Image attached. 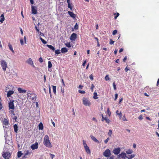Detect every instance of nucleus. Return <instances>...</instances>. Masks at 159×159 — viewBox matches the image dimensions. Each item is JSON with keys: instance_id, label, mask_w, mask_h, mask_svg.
<instances>
[{"instance_id": "51", "label": "nucleus", "mask_w": 159, "mask_h": 159, "mask_svg": "<svg viewBox=\"0 0 159 159\" xmlns=\"http://www.w3.org/2000/svg\"><path fill=\"white\" fill-rule=\"evenodd\" d=\"M114 43V41H113L111 39H110V44H113Z\"/></svg>"}, {"instance_id": "38", "label": "nucleus", "mask_w": 159, "mask_h": 159, "mask_svg": "<svg viewBox=\"0 0 159 159\" xmlns=\"http://www.w3.org/2000/svg\"><path fill=\"white\" fill-rule=\"evenodd\" d=\"M11 117L13 120H15V121H16V120L17 119V117L15 115L14 116H12Z\"/></svg>"}, {"instance_id": "42", "label": "nucleus", "mask_w": 159, "mask_h": 159, "mask_svg": "<svg viewBox=\"0 0 159 159\" xmlns=\"http://www.w3.org/2000/svg\"><path fill=\"white\" fill-rule=\"evenodd\" d=\"M134 157V154L129 155V157L128 158L129 159H131L132 158H133Z\"/></svg>"}, {"instance_id": "1", "label": "nucleus", "mask_w": 159, "mask_h": 159, "mask_svg": "<svg viewBox=\"0 0 159 159\" xmlns=\"http://www.w3.org/2000/svg\"><path fill=\"white\" fill-rule=\"evenodd\" d=\"M43 144L47 147L50 148L52 147L48 136L47 135H45L44 137Z\"/></svg>"}, {"instance_id": "25", "label": "nucleus", "mask_w": 159, "mask_h": 159, "mask_svg": "<svg viewBox=\"0 0 159 159\" xmlns=\"http://www.w3.org/2000/svg\"><path fill=\"white\" fill-rule=\"evenodd\" d=\"M93 98L94 99H97L98 98L97 93L96 92H94L93 93Z\"/></svg>"}, {"instance_id": "62", "label": "nucleus", "mask_w": 159, "mask_h": 159, "mask_svg": "<svg viewBox=\"0 0 159 159\" xmlns=\"http://www.w3.org/2000/svg\"><path fill=\"white\" fill-rule=\"evenodd\" d=\"M127 58V56H125L124 57V59H123V61H124V62H125V61H126V60Z\"/></svg>"}, {"instance_id": "59", "label": "nucleus", "mask_w": 159, "mask_h": 159, "mask_svg": "<svg viewBox=\"0 0 159 159\" xmlns=\"http://www.w3.org/2000/svg\"><path fill=\"white\" fill-rule=\"evenodd\" d=\"M50 155L52 159L55 156V155H54L52 154H50Z\"/></svg>"}, {"instance_id": "8", "label": "nucleus", "mask_w": 159, "mask_h": 159, "mask_svg": "<svg viewBox=\"0 0 159 159\" xmlns=\"http://www.w3.org/2000/svg\"><path fill=\"white\" fill-rule=\"evenodd\" d=\"M111 151L110 150L108 149H107L105 151L103 154V155L106 157H110L111 155Z\"/></svg>"}, {"instance_id": "33", "label": "nucleus", "mask_w": 159, "mask_h": 159, "mask_svg": "<svg viewBox=\"0 0 159 159\" xmlns=\"http://www.w3.org/2000/svg\"><path fill=\"white\" fill-rule=\"evenodd\" d=\"M119 111L118 110H117V111L116 112V113L117 114V115H118L119 116L120 118L122 116V113L121 112H120V113L118 112Z\"/></svg>"}, {"instance_id": "22", "label": "nucleus", "mask_w": 159, "mask_h": 159, "mask_svg": "<svg viewBox=\"0 0 159 159\" xmlns=\"http://www.w3.org/2000/svg\"><path fill=\"white\" fill-rule=\"evenodd\" d=\"M43 126L42 123L41 122L39 125V130H42L43 129Z\"/></svg>"}, {"instance_id": "28", "label": "nucleus", "mask_w": 159, "mask_h": 159, "mask_svg": "<svg viewBox=\"0 0 159 159\" xmlns=\"http://www.w3.org/2000/svg\"><path fill=\"white\" fill-rule=\"evenodd\" d=\"M23 153L21 151H19L17 153L18 157L19 158L21 156Z\"/></svg>"}, {"instance_id": "2", "label": "nucleus", "mask_w": 159, "mask_h": 159, "mask_svg": "<svg viewBox=\"0 0 159 159\" xmlns=\"http://www.w3.org/2000/svg\"><path fill=\"white\" fill-rule=\"evenodd\" d=\"M12 143V141L11 140L7 139L5 140V144L4 148L5 151H7L9 150V148H6V147H7L8 146L10 147H12L11 145Z\"/></svg>"}, {"instance_id": "11", "label": "nucleus", "mask_w": 159, "mask_h": 159, "mask_svg": "<svg viewBox=\"0 0 159 159\" xmlns=\"http://www.w3.org/2000/svg\"><path fill=\"white\" fill-rule=\"evenodd\" d=\"M120 151V148H115L113 150V152L116 155L119 154Z\"/></svg>"}, {"instance_id": "16", "label": "nucleus", "mask_w": 159, "mask_h": 159, "mask_svg": "<svg viewBox=\"0 0 159 159\" xmlns=\"http://www.w3.org/2000/svg\"><path fill=\"white\" fill-rule=\"evenodd\" d=\"M68 13L71 17L74 19L75 18V15L74 14L73 12L68 11Z\"/></svg>"}, {"instance_id": "54", "label": "nucleus", "mask_w": 159, "mask_h": 159, "mask_svg": "<svg viewBox=\"0 0 159 159\" xmlns=\"http://www.w3.org/2000/svg\"><path fill=\"white\" fill-rule=\"evenodd\" d=\"M115 98L114 99L115 100H116L118 98V95L117 93H116L115 95Z\"/></svg>"}, {"instance_id": "56", "label": "nucleus", "mask_w": 159, "mask_h": 159, "mask_svg": "<svg viewBox=\"0 0 159 159\" xmlns=\"http://www.w3.org/2000/svg\"><path fill=\"white\" fill-rule=\"evenodd\" d=\"M122 119L124 121H127V120L126 119V118L125 116H124L123 117Z\"/></svg>"}, {"instance_id": "40", "label": "nucleus", "mask_w": 159, "mask_h": 159, "mask_svg": "<svg viewBox=\"0 0 159 159\" xmlns=\"http://www.w3.org/2000/svg\"><path fill=\"white\" fill-rule=\"evenodd\" d=\"M55 53L56 54H59L61 53L59 50H56L55 51Z\"/></svg>"}, {"instance_id": "23", "label": "nucleus", "mask_w": 159, "mask_h": 159, "mask_svg": "<svg viewBox=\"0 0 159 159\" xmlns=\"http://www.w3.org/2000/svg\"><path fill=\"white\" fill-rule=\"evenodd\" d=\"M8 46L12 52L13 53H14V51L13 50V48L11 45L10 43H9L8 44Z\"/></svg>"}, {"instance_id": "18", "label": "nucleus", "mask_w": 159, "mask_h": 159, "mask_svg": "<svg viewBox=\"0 0 159 159\" xmlns=\"http://www.w3.org/2000/svg\"><path fill=\"white\" fill-rule=\"evenodd\" d=\"M86 152L87 153L89 154L90 153V151L89 148L87 146L86 147H84Z\"/></svg>"}, {"instance_id": "63", "label": "nucleus", "mask_w": 159, "mask_h": 159, "mask_svg": "<svg viewBox=\"0 0 159 159\" xmlns=\"http://www.w3.org/2000/svg\"><path fill=\"white\" fill-rule=\"evenodd\" d=\"M35 30H36L37 31V32H39V29L38 28L37 26H35Z\"/></svg>"}, {"instance_id": "29", "label": "nucleus", "mask_w": 159, "mask_h": 159, "mask_svg": "<svg viewBox=\"0 0 159 159\" xmlns=\"http://www.w3.org/2000/svg\"><path fill=\"white\" fill-rule=\"evenodd\" d=\"M133 152V151L131 149H129L127 151H126V152L127 154H131Z\"/></svg>"}, {"instance_id": "35", "label": "nucleus", "mask_w": 159, "mask_h": 159, "mask_svg": "<svg viewBox=\"0 0 159 159\" xmlns=\"http://www.w3.org/2000/svg\"><path fill=\"white\" fill-rule=\"evenodd\" d=\"M66 46L68 48H70L71 47V45L70 44V43H67L65 44Z\"/></svg>"}, {"instance_id": "43", "label": "nucleus", "mask_w": 159, "mask_h": 159, "mask_svg": "<svg viewBox=\"0 0 159 159\" xmlns=\"http://www.w3.org/2000/svg\"><path fill=\"white\" fill-rule=\"evenodd\" d=\"M105 79L107 81L110 79L108 76V75H107L105 77Z\"/></svg>"}, {"instance_id": "17", "label": "nucleus", "mask_w": 159, "mask_h": 159, "mask_svg": "<svg viewBox=\"0 0 159 159\" xmlns=\"http://www.w3.org/2000/svg\"><path fill=\"white\" fill-rule=\"evenodd\" d=\"M90 137L92 139L94 142L96 143H99V142L94 136L93 135H91Z\"/></svg>"}, {"instance_id": "58", "label": "nucleus", "mask_w": 159, "mask_h": 159, "mask_svg": "<svg viewBox=\"0 0 159 159\" xmlns=\"http://www.w3.org/2000/svg\"><path fill=\"white\" fill-rule=\"evenodd\" d=\"M94 86L93 84H92V85H91V88H90V89H91V90L92 91H93V88H94Z\"/></svg>"}, {"instance_id": "61", "label": "nucleus", "mask_w": 159, "mask_h": 159, "mask_svg": "<svg viewBox=\"0 0 159 159\" xmlns=\"http://www.w3.org/2000/svg\"><path fill=\"white\" fill-rule=\"evenodd\" d=\"M41 41L42 42V43L45 44H46L47 43V42L46 41H45L44 39H43L42 41Z\"/></svg>"}, {"instance_id": "31", "label": "nucleus", "mask_w": 159, "mask_h": 159, "mask_svg": "<svg viewBox=\"0 0 159 159\" xmlns=\"http://www.w3.org/2000/svg\"><path fill=\"white\" fill-rule=\"evenodd\" d=\"M52 89L53 90V93L55 94L56 93V86H53Z\"/></svg>"}, {"instance_id": "57", "label": "nucleus", "mask_w": 159, "mask_h": 159, "mask_svg": "<svg viewBox=\"0 0 159 159\" xmlns=\"http://www.w3.org/2000/svg\"><path fill=\"white\" fill-rule=\"evenodd\" d=\"M138 118L140 120H142L143 119L142 115H140L139 116Z\"/></svg>"}, {"instance_id": "45", "label": "nucleus", "mask_w": 159, "mask_h": 159, "mask_svg": "<svg viewBox=\"0 0 159 159\" xmlns=\"http://www.w3.org/2000/svg\"><path fill=\"white\" fill-rule=\"evenodd\" d=\"M117 32V30H114L112 32V34L113 35H115Z\"/></svg>"}, {"instance_id": "36", "label": "nucleus", "mask_w": 159, "mask_h": 159, "mask_svg": "<svg viewBox=\"0 0 159 159\" xmlns=\"http://www.w3.org/2000/svg\"><path fill=\"white\" fill-rule=\"evenodd\" d=\"M104 120H105L106 122L108 123H109L110 121V120L107 117L104 118Z\"/></svg>"}, {"instance_id": "50", "label": "nucleus", "mask_w": 159, "mask_h": 159, "mask_svg": "<svg viewBox=\"0 0 159 159\" xmlns=\"http://www.w3.org/2000/svg\"><path fill=\"white\" fill-rule=\"evenodd\" d=\"M109 139H110L109 138H107V139L104 141L105 143L106 144L107 143Z\"/></svg>"}, {"instance_id": "37", "label": "nucleus", "mask_w": 159, "mask_h": 159, "mask_svg": "<svg viewBox=\"0 0 159 159\" xmlns=\"http://www.w3.org/2000/svg\"><path fill=\"white\" fill-rule=\"evenodd\" d=\"M78 25L77 23H76L74 26V29L75 30H78Z\"/></svg>"}, {"instance_id": "5", "label": "nucleus", "mask_w": 159, "mask_h": 159, "mask_svg": "<svg viewBox=\"0 0 159 159\" xmlns=\"http://www.w3.org/2000/svg\"><path fill=\"white\" fill-rule=\"evenodd\" d=\"M9 89V87H7L6 88V91L7 92V97L8 98H9V97H11V95L13 94L14 93V91L13 90H9L8 89Z\"/></svg>"}, {"instance_id": "10", "label": "nucleus", "mask_w": 159, "mask_h": 159, "mask_svg": "<svg viewBox=\"0 0 159 159\" xmlns=\"http://www.w3.org/2000/svg\"><path fill=\"white\" fill-rule=\"evenodd\" d=\"M26 62L33 67H35L34 65L33 62L31 58H29L27 59L26 60Z\"/></svg>"}, {"instance_id": "49", "label": "nucleus", "mask_w": 159, "mask_h": 159, "mask_svg": "<svg viewBox=\"0 0 159 159\" xmlns=\"http://www.w3.org/2000/svg\"><path fill=\"white\" fill-rule=\"evenodd\" d=\"M79 92L80 93H82V94H84L85 93L84 91L81 90H79Z\"/></svg>"}, {"instance_id": "3", "label": "nucleus", "mask_w": 159, "mask_h": 159, "mask_svg": "<svg viewBox=\"0 0 159 159\" xmlns=\"http://www.w3.org/2000/svg\"><path fill=\"white\" fill-rule=\"evenodd\" d=\"M83 103L85 106H89L91 105V103L88 98L84 97L82 99Z\"/></svg>"}, {"instance_id": "14", "label": "nucleus", "mask_w": 159, "mask_h": 159, "mask_svg": "<svg viewBox=\"0 0 159 159\" xmlns=\"http://www.w3.org/2000/svg\"><path fill=\"white\" fill-rule=\"evenodd\" d=\"M31 10L32 14H35L37 13V11L36 9V7H35L34 6H32Z\"/></svg>"}, {"instance_id": "48", "label": "nucleus", "mask_w": 159, "mask_h": 159, "mask_svg": "<svg viewBox=\"0 0 159 159\" xmlns=\"http://www.w3.org/2000/svg\"><path fill=\"white\" fill-rule=\"evenodd\" d=\"M113 88H114V90H116V85L115 84V82H114L113 84Z\"/></svg>"}, {"instance_id": "4", "label": "nucleus", "mask_w": 159, "mask_h": 159, "mask_svg": "<svg viewBox=\"0 0 159 159\" xmlns=\"http://www.w3.org/2000/svg\"><path fill=\"white\" fill-rule=\"evenodd\" d=\"M1 65L3 70L4 71L6 70L7 67V64L6 62L4 60H2L1 62Z\"/></svg>"}, {"instance_id": "34", "label": "nucleus", "mask_w": 159, "mask_h": 159, "mask_svg": "<svg viewBox=\"0 0 159 159\" xmlns=\"http://www.w3.org/2000/svg\"><path fill=\"white\" fill-rule=\"evenodd\" d=\"M13 110L11 111H10V115L11 116H14L15 115L14 111Z\"/></svg>"}, {"instance_id": "27", "label": "nucleus", "mask_w": 159, "mask_h": 159, "mask_svg": "<svg viewBox=\"0 0 159 159\" xmlns=\"http://www.w3.org/2000/svg\"><path fill=\"white\" fill-rule=\"evenodd\" d=\"M52 66V64L51 63V62L50 61H48V68H51Z\"/></svg>"}, {"instance_id": "47", "label": "nucleus", "mask_w": 159, "mask_h": 159, "mask_svg": "<svg viewBox=\"0 0 159 159\" xmlns=\"http://www.w3.org/2000/svg\"><path fill=\"white\" fill-rule=\"evenodd\" d=\"M4 137H5V140H6V139H7V132H5Z\"/></svg>"}, {"instance_id": "41", "label": "nucleus", "mask_w": 159, "mask_h": 159, "mask_svg": "<svg viewBox=\"0 0 159 159\" xmlns=\"http://www.w3.org/2000/svg\"><path fill=\"white\" fill-rule=\"evenodd\" d=\"M112 134V131L111 130H109L108 133V135L109 136H111Z\"/></svg>"}, {"instance_id": "24", "label": "nucleus", "mask_w": 159, "mask_h": 159, "mask_svg": "<svg viewBox=\"0 0 159 159\" xmlns=\"http://www.w3.org/2000/svg\"><path fill=\"white\" fill-rule=\"evenodd\" d=\"M47 46L50 49L53 51L55 50V48L52 45L47 44Z\"/></svg>"}, {"instance_id": "55", "label": "nucleus", "mask_w": 159, "mask_h": 159, "mask_svg": "<svg viewBox=\"0 0 159 159\" xmlns=\"http://www.w3.org/2000/svg\"><path fill=\"white\" fill-rule=\"evenodd\" d=\"M89 78L90 79V80H93V75H90L89 76Z\"/></svg>"}, {"instance_id": "26", "label": "nucleus", "mask_w": 159, "mask_h": 159, "mask_svg": "<svg viewBox=\"0 0 159 159\" xmlns=\"http://www.w3.org/2000/svg\"><path fill=\"white\" fill-rule=\"evenodd\" d=\"M3 123L5 125H7L8 124V121L7 119H4V120L3 121Z\"/></svg>"}, {"instance_id": "13", "label": "nucleus", "mask_w": 159, "mask_h": 159, "mask_svg": "<svg viewBox=\"0 0 159 159\" xmlns=\"http://www.w3.org/2000/svg\"><path fill=\"white\" fill-rule=\"evenodd\" d=\"M118 156L119 158H121L123 159H125L126 157V154L125 152H122L118 155Z\"/></svg>"}, {"instance_id": "53", "label": "nucleus", "mask_w": 159, "mask_h": 159, "mask_svg": "<svg viewBox=\"0 0 159 159\" xmlns=\"http://www.w3.org/2000/svg\"><path fill=\"white\" fill-rule=\"evenodd\" d=\"M68 7L69 8H70L71 10H72V7L71 6L70 3L68 4Z\"/></svg>"}, {"instance_id": "12", "label": "nucleus", "mask_w": 159, "mask_h": 159, "mask_svg": "<svg viewBox=\"0 0 159 159\" xmlns=\"http://www.w3.org/2000/svg\"><path fill=\"white\" fill-rule=\"evenodd\" d=\"M38 143L37 142H36L34 144H33L31 146V148L32 150H34L35 149H37L38 148Z\"/></svg>"}, {"instance_id": "44", "label": "nucleus", "mask_w": 159, "mask_h": 159, "mask_svg": "<svg viewBox=\"0 0 159 159\" xmlns=\"http://www.w3.org/2000/svg\"><path fill=\"white\" fill-rule=\"evenodd\" d=\"M83 144L84 145V147H86V146H87V144H86V142L85 141H84V140H83Z\"/></svg>"}, {"instance_id": "15", "label": "nucleus", "mask_w": 159, "mask_h": 159, "mask_svg": "<svg viewBox=\"0 0 159 159\" xmlns=\"http://www.w3.org/2000/svg\"><path fill=\"white\" fill-rule=\"evenodd\" d=\"M17 90L20 93H26V91L25 90L22 89L21 88H18L17 89Z\"/></svg>"}, {"instance_id": "39", "label": "nucleus", "mask_w": 159, "mask_h": 159, "mask_svg": "<svg viewBox=\"0 0 159 159\" xmlns=\"http://www.w3.org/2000/svg\"><path fill=\"white\" fill-rule=\"evenodd\" d=\"M107 114L109 116H110L111 115V112L109 110V108H107Z\"/></svg>"}, {"instance_id": "46", "label": "nucleus", "mask_w": 159, "mask_h": 159, "mask_svg": "<svg viewBox=\"0 0 159 159\" xmlns=\"http://www.w3.org/2000/svg\"><path fill=\"white\" fill-rule=\"evenodd\" d=\"M39 61L41 63H42L43 61V58L41 57H40L39 58Z\"/></svg>"}, {"instance_id": "60", "label": "nucleus", "mask_w": 159, "mask_h": 159, "mask_svg": "<svg viewBox=\"0 0 159 159\" xmlns=\"http://www.w3.org/2000/svg\"><path fill=\"white\" fill-rule=\"evenodd\" d=\"M107 159H114V157L113 156H111L110 157L107 158Z\"/></svg>"}, {"instance_id": "21", "label": "nucleus", "mask_w": 159, "mask_h": 159, "mask_svg": "<svg viewBox=\"0 0 159 159\" xmlns=\"http://www.w3.org/2000/svg\"><path fill=\"white\" fill-rule=\"evenodd\" d=\"M67 50L66 48H63L61 49V52L62 53L66 52H67Z\"/></svg>"}, {"instance_id": "9", "label": "nucleus", "mask_w": 159, "mask_h": 159, "mask_svg": "<svg viewBox=\"0 0 159 159\" xmlns=\"http://www.w3.org/2000/svg\"><path fill=\"white\" fill-rule=\"evenodd\" d=\"M77 38V34L73 33L71 35L70 39L71 41H75Z\"/></svg>"}, {"instance_id": "6", "label": "nucleus", "mask_w": 159, "mask_h": 159, "mask_svg": "<svg viewBox=\"0 0 159 159\" xmlns=\"http://www.w3.org/2000/svg\"><path fill=\"white\" fill-rule=\"evenodd\" d=\"M2 156L5 159H8L10 157V154L8 152H3Z\"/></svg>"}, {"instance_id": "20", "label": "nucleus", "mask_w": 159, "mask_h": 159, "mask_svg": "<svg viewBox=\"0 0 159 159\" xmlns=\"http://www.w3.org/2000/svg\"><path fill=\"white\" fill-rule=\"evenodd\" d=\"M13 127L15 132L16 133H17L18 131L17 125L16 124H15L13 126Z\"/></svg>"}, {"instance_id": "52", "label": "nucleus", "mask_w": 159, "mask_h": 159, "mask_svg": "<svg viewBox=\"0 0 159 159\" xmlns=\"http://www.w3.org/2000/svg\"><path fill=\"white\" fill-rule=\"evenodd\" d=\"M20 43L21 44V45H23L24 44V42H23L24 41H23V39H20Z\"/></svg>"}, {"instance_id": "19", "label": "nucleus", "mask_w": 159, "mask_h": 159, "mask_svg": "<svg viewBox=\"0 0 159 159\" xmlns=\"http://www.w3.org/2000/svg\"><path fill=\"white\" fill-rule=\"evenodd\" d=\"M5 20V18L3 14H2L1 16V19L0 22L1 23H2Z\"/></svg>"}, {"instance_id": "30", "label": "nucleus", "mask_w": 159, "mask_h": 159, "mask_svg": "<svg viewBox=\"0 0 159 159\" xmlns=\"http://www.w3.org/2000/svg\"><path fill=\"white\" fill-rule=\"evenodd\" d=\"M27 96L28 97H31V95L33 94H32V93H31V92L30 91H28L27 92Z\"/></svg>"}, {"instance_id": "64", "label": "nucleus", "mask_w": 159, "mask_h": 159, "mask_svg": "<svg viewBox=\"0 0 159 159\" xmlns=\"http://www.w3.org/2000/svg\"><path fill=\"white\" fill-rule=\"evenodd\" d=\"M92 120H93V121H95L96 122H97V120L95 118H94V117H93V118H92Z\"/></svg>"}, {"instance_id": "7", "label": "nucleus", "mask_w": 159, "mask_h": 159, "mask_svg": "<svg viewBox=\"0 0 159 159\" xmlns=\"http://www.w3.org/2000/svg\"><path fill=\"white\" fill-rule=\"evenodd\" d=\"M14 100H10L8 103V106L10 109L14 110L15 107L14 104Z\"/></svg>"}, {"instance_id": "32", "label": "nucleus", "mask_w": 159, "mask_h": 159, "mask_svg": "<svg viewBox=\"0 0 159 159\" xmlns=\"http://www.w3.org/2000/svg\"><path fill=\"white\" fill-rule=\"evenodd\" d=\"M30 152L29 150H27L25 152V153L24 154V156L25 157L30 154Z\"/></svg>"}]
</instances>
